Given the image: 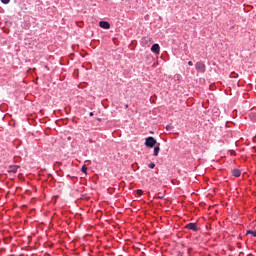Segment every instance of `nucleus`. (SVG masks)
<instances>
[{
    "mask_svg": "<svg viewBox=\"0 0 256 256\" xmlns=\"http://www.w3.org/2000/svg\"><path fill=\"white\" fill-rule=\"evenodd\" d=\"M233 177H241V170L239 169H233L232 170Z\"/></svg>",
    "mask_w": 256,
    "mask_h": 256,
    "instance_id": "7",
    "label": "nucleus"
},
{
    "mask_svg": "<svg viewBox=\"0 0 256 256\" xmlns=\"http://www.w3.org/2000/svg\"><path fill=\"white\" fill-rule=\"evenodd\" d=\"M81 171L82 173H85V175H87V166H82Z\"/></svg>",
    "mask_w": 256,
    "mask_h": 256,
    "instance_id": "11",
    "label": "nucleus"
},
{
    "mask_svg": "<svg viewBox=\"0 0 256 256\" xmlns=\"http://www.w3.org/2000/svg\"><path fill=\"white\" fill-rule=\"evenodd\" d=\"M19 169V166H17V165H13V166H9L8 167V172L9 173H17V170Z\"/></svg>",
    "mask_w": 256,
    "mask_h": 256,
    "instance_id": "6",
    "label": "nucleus"
},
{
    "mask_svg": "<svg viewBox=\"0 0 256 256\" xmlns=\"http://www.w3.org/2000/svg\"><path fill=\"white\" fill-rule=\"evenodd\" d=\"M136 193H137L138 197H141V195H143V190L138 189V190L136 191Z\"/></svg>",
    "mask_w": 256,
    "mask_h": 256,
    "instance_id": "12",
    "label": "nucleus"
},
{
    "mask_svg": "<svg viewBox=\"0 0 256 256\" xmlns=\"http://www.w3.org/2000/svg\"><path fill=\"white\" fill-rule=\"evenodd\" d=\"M188 65H189L190 67H193V62H192V61H189V62H188Z\"/></svg>",
    "mask_w": 256,
    "mask_h": 256,
    "instance_id": "16",
    "label": "nucleus"
},
{
    "mask_svg": "<svg viewBox=\"0 0 256 256\" xmlns=\"http://www.w3.org/2000/svg\"><path fill=\"white\" fill-rule=\"evenodd\" d=\"M172 129H173V126H171V125H167V126H166V130H167V131H171Z\"/></svg>",
    "mask_w": 256,
    "mask_h": 256,
    "instance_id": "15",
    "label": "nucleus"
},
{
    "mask_svg": "<svg viewBox=\"0 0 256 256\" xmlns=\"http://www.w3.org/2000/svg\"><path fill=\"white\" fill-rule=\"evenodd\" d=\"M159 151H161V148L159 146L154 147V157H157V155H159Z\"/></svg>",
    "mask_w": 256,
    "mask_h": 256,
    "instance_id": "8",
    "label": "nucleus"
},
{
    "mask_svg": "<svg viewBox=\"0 0 256 256\" xmlns=\"http://www.w3.org/2000/svg\"><path fill=\"white\" fill-rule=\"evenodd\" d=\"M99 26L102 29H111V24H109V22H107V21H100Z\"/></svg>",
    "mask_w": 256,
    "mask_h": 256,
    "instance_id": "4",
    "label": "nucleus"
},
{
    "mask_svg": "<svg viewBox=\"0 0 256 256\" xmlns=\"http://www.w3.org/2000/svg\"><path fill=\"white\" fill-rule=\"evenodd\" d=\"M151 52H152V53H155L156 55H159V53H160L159 44H154V45H152V47H151Z\"/></svg>",
    "mask_w": 256,
    "mask_h": 256,
    "instance_id": "5",
    "label": "nucleus"
},
{
    "mask_svg": "<svg viewBox=\"0 0 256 256\" xmlns=\"http://www.w3.org/2000/svg\"><path fill=\"white\" fill-rule=\"evenodd\" d=\"M246 235H252V237H256V230L255 231L247 230Z\"/></svg>",
    "mask_w": 256,
    "mask_h": 256,
    "instance_id": "9",
    "label": "nucleus"
},
{
    "mask_svg": "<svg viewBox=\"0 0 256 256\" xmlns=\"http://www.w3.org/2000/svg\"><path fill=\"white\" fill-rule=\"evenodd\" d=\"M1 2H2L4 5H9V3L11 2V0H1Z\"/></svg>",
    "mask_w": 256,
    "mask_h": 256,
    "instance_id": "13",
    "label": "nucleus"
},
{
    "mask_svg": "<svg viewBox=\"0 0 256 256\" xmlns=\"http://www.w3.org/2000/svg\"><path fill=\"white\" fill-rule=\"evenodd\" d=\"M151 41V38H143L142 43L143 45H147V42Z\"/></svg>",
    "mask_w": 256,
    "mask_h": 256,
    "instance_id": "10",
    "label": "nucleus"
},
{
    "mask_svg": "<svg viewBox=\"0 0 256 256\" xmlns=\"http://www.w3.org/2000/svg\"><path fill=\"white\" fill-rule=\"evenodd\" d=\"M146 147H150V149H153L154 145H157V140L153 137H147L145 140Z\"/></svg>",
    "mask_w": 256,
    "mask_h": 256,
    "instance_id": "1",
    "label": "nucleus"
},
{
    "mask_svg": "<svg viewBox=\"0 0 256 256\" xmlns=\"http://www.w3.org/2000/svg\"><path fill=\"white\" fill-rule=\"evenodd\" d=\"M189 231H197V223H189L185 226Z\"/></svg>",
    "mask_w": 256,
    "mask_h": 256,
    "instance_id": "3",
    "label": "nucleus"
},
{
    "mask_svg": "<svg viewBox=\"0 0 256 256\" xmlns=\"http://www.w3.org/2000/svg\"><path fill=\"white\" fill-rule=\"evenodd\" d=\"M195 68L198 71V73H205L206 71L205 63L203 62H197L195 64Z\"/></svg>",
    "mask_w": 256,
    "mask_h": 256,
    "instance_id": "2",
    "label": "nucleus"
},
{
    "mask_svg": "<svg viewBox=\"0 0 256 256\" xmlns=\"http://www.w3.org/2000/svg\"><path fill=\"white\" fill-rule=\"evenodd\" d=\"M89 115H90V117H93V112H90Z\"/></svg>",
    "mask_w": 256,
    "mask_h": 256,
    "instance_id": "17",
    "label": "nucleus"
},
{
    "mask_svg": "<svg viewBox=\"0 0 256 256\" xmlns=\"http://www.w3.org/2000/svg\"><path fill=\"white\" fill-rule=\"evenodd\" d=\"M148 167L150 169H155V163L151 162L150 164H148Z\"/></svg>",
    "mask_w": 256,
    "mask_h": 256,
    "instance_id": "14",
    "label": "nucleus"
}]
</instances>
